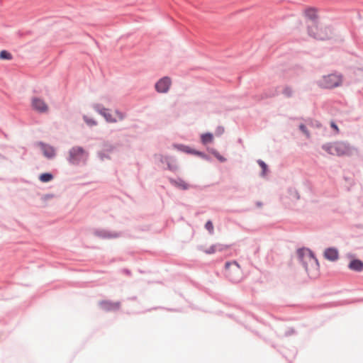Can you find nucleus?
Masks as SVG:
<instances>
[{
  "instance_id": "obj_1",
  "label": "nucleus",
  "mask_w": 363,
  "mask_h": 363,
  "mask_svg": "<svg viewBox=\"0 0 363 363\" xmlns=\"http://www.w3.org/2000/svg\"><path fill=\"white\" fill-rule=\"evenodd\" d=\"M322 149L330 155L337 156H350L355 151L353 147L345 142L326 143L322 145Z\"/></svg>"
},
{
  "instance_id": "obj_2",
  "label": "nucleus",
  "mask_w": 363,
  "mask_h": 363,
  "mask_svg": "<svg viewBox=\"0 0 363 363\" xmlns=\"http://www.w3.org/2000/svg\"><path fill=\"white\" fill-rule=\"evenodd\" d=\"M89 153L81 146H74L69 150L67 160L71 165L86 164Z\"/></svg>"
},
{
  "instance_id": "obj_3",
  "label": "nucleus",
  "mask_w": 363,
  "mask_h": 363,
  "mask_svg": "<svg viewBox=\"0 0 363 363\" xmlns=\"http://www.w3.org/2000/svg\"><path fill=\"white\" fill-rule=\"evenodd\" d=\"M299 262L303 264V267L308 271V262L311 264H314L317 268L319 267V262L315 254L308 248L302 247L297 250L296 252Z\"/></svg>"
},
{
  "instance_id": "obj_4",
  "label": "nucleus",
  "mask_w": 363,
  "mask_h": 363,
  "mask_svg": "<svg viewBox=\"0 0 363 363\" xmlns=\"http://www.w3.org/2000/svg\"><path fill=\"white\" fill-rule=\"evenodd\" d=\"M342 77L341 74H329L324 75L316 82L317 85L322 89H333L342 84Z\"/></svg>"
},
{
  "instance_id": "obj_5",
  "label": "nucleus",
  "mask_w": 363,
  "mask_h": 363,
  "mask_svg": "<svg viewBox=\"0 0 363 363\" xmlns=\"http://www.w3.org/2000/svg\"><path fill=\"white\" fill-rule=\"evenodd\" d=\"M225 276L232 282L237 283L241 279V269L236 261L225 262Z\"/></svg>"
},
{
  "instance_id": "obj_6",
  "label": "nucleus",
  "mask_w": 363,
  "mask_h": 363,
  "mask_svg": "<svg viewBox=\"0 0 363 363\" xmlns=\"http://www.w3.org/2000/svg\"><path fill=\"white\" fill-rule=\"evenodd\" d=\"M92 108L94 110L99 113L101 116H102L106 122L108 123H116L117 120L112 116L111 113H110V110L108 108H106L104 107V106L101 104H94L92 105Z\"/></svg>"
},
{
  "instance_id": "obj_7",
  "label": "nucleus",
  "mask_w": 363,
  "mask_h": 363,
  "mask_svg": "<svg viewBox=\"0 0 363 363\" xmlns=\"http://www.w3.org/2000/svg\"><path fill=\"white\" fill-rule=\"evenodd\" d=\"M94 235L101 239H114L122 235L121 232H113L106 229H96Z\"/></svg>"
},
{
  "instance_id": "obj_8",
  "label": "nucleus",
  "mask_w": 363,
  "mask_h": 363,
  "mask_svg": "<svg viewBox=\"0 0 363 363\" xmlns=\"http://www.w3.org/2000/svg\"><path fill=\"white\" fill-rule=\"evenodd\" d=\"M31 106L33 109L40 113H45L48 111V106L44 100L38 97L32 98Z\"/></svg>"
},
{
  "instance_id": "obj_9",
  "label": "nucleus",
  "mask_w": 363,
  "mask_h": 363,
  "mask_svg": "<svg viewBox=\"0 0 363 363\" xmlns=\"http://www.w3.org/2000/svg\"><path fill=\"white\" fill-rule=\"evenodd\" d=\"M171 85V79L168 77H164L157 81L155 85V89L159 93H167Z\"/></svg>"
},
{
  "instance_id": "obj_10",
  "label": "nucleus",
  "mask_w": 363,
  "mask_h": 363,
  "mask_svg": "<svg viewBox=\"0 0 363 363\" xmlns=\"http://www.w3.org/2000/svg\"><path fill=\"white\" fill-rule=\"evenodd\" d=\"M38 146L40 147L43 155L46 158L50 160L56 156V151L53 146L41 141L38 143Z\"/></svg>"
},
{
  "instance_id": "obj_11",
  "label": "nucleus",
  "mask_w": 363,
  "mask_h": 363,
  "mask_svg": "<svg viewBox=\"0 0 363 363\" xmlns=\"http://www.w3.org/2000/svg\"><path fill=\"white\" fill-rule=\"evenodd\" d=\"M99 304L101 309L105 311H117L121 307L120 301L113 302L111 301L104 300L101 301Z\"/></svg>"
},
{
  "instance_id": "obj_12",
  "label": "nucleus",
  "mask_w": 363,
  "mask_h": 363,
  "mask_svg": "<svg viewBox=\"0 0 363 363\" xmlns=\"http://www.w3.org/2000/svg\"><path fill=\"white\" fill-rule=\"evenodd\" d=\"M338 257L339 252L336 247H328L324 251V257L330 262L336 261L338 259Z\"/></svg>"
},
{
  "instance_id": "obj_13",
  "label": "nucleus",
  "mask_w": 363,
  "mask_h": 363,
  "mask_svg": "<svg viewBox=\"0 0 363 363\" xmlns=\"http://www.w3.org/2000/svg\"><path fill=\"white\" fill-rule=\"evenodd\" d=\"M160 162L167 165V169L174 172L177 169V164L176 159L170 156H161Z\"/></svg>"
},
{
  "instance_id": "obj_14",
  "label": "nucleus",
  "mask_w": 363,
  "mask_h": 363,
  "mask_svg": "<svg viewBox=\"0 0 363 363\" xmlns=\"http://www.w3.org/2000/svg\"><path fill=\"white\" fill-rule=\"evenodd\" d=\"M169 181L172 186L182 190H187L191 187V185L180 177L177 179L169 178Z\"/></svg>"
},
{
  "instance_id": "obj_15",
  "label": "nucleus",
  "mask_w": 363,
  "mask_h": 363,
  "mask_svg": "<svg viewBox=\"0 0 363 363\" xmlns=\"http://www.w3.org/2000/svg\"><path fill=\"white\" fill-rule=\"evenodd\" d=\"M348 268L354 272H362L363 270V262L359 259H353L349 263Z\"/></svg>"
},
{
  "instance_id": "obj_16",
  "label": "nucleus",
  "mask_w": 363,
  "mask_h": 363,
  "mask_svg": "<svg viewBox=\"0 0 363 363\" xmlns=\"http://www.w3.org/2000/svg\"><path fill=\"white\" fill-rule=\"evenodd\" d=\"M314 29H317L316 26L313 27H308V32L310 36H312L315 39L320 40H325L328 39L329 37L326 33H316L313 31Z\"/></svg>"
},
{
  "instance_id": "obj_17",
  "label": "nucleus",
  "mask_w": 363,
  "mask_h": 363,
  "mask_svg": "<svg viewBox=\"0 0 363 363\" xmlns=\"http://www.w3.org/2000/svg\"><path fill=\"white\" fill-rule=\"evenodd\" d=\"M172 146L174 149L177 150L178 151L185 152L187 154L193 155L194 152V149H192L189 146L183 144L174 143Z\"/></svg>"
},
{
  "instance_id": "obj_18",
  "label": "nucleus",
  "mask_w": 363,
  "mask_h": 363,
  "mask_svg": "<svg viewBox=\"0 0 363 363\" xmlns=\"http://www.w3.org/2000/svg\"><path fill=\"white\" fill-rule=\"evenodd\" d=\"M306 16L311 20L315 24L318 18L316 10L314 8H308L305 11Z\"/></svg>"
},
{
  "instance_id": "obj_19",
  "label": "nucleus",
  "mask_w": 363,
  "mask_h": 363,
  "mask_svg": "<svg viewBox=\"0 0 363 363\" xmlns=\"http://www.w3.org/2000/svg\"><path fill=\"white\" fill-rule=\"evenodd\" d=\"M225 249L224 246L220 244L212 245L209 248L204 252L206 254L211 255L217 251H223Z\"/></svg>"
},
{
  "instance_id": "obj_20",
  "label": "nucleus",
  "mask_w": 363,
  "mask_h": 363,
  "mask_svg": "<svg viewBox=\"0 0 363 363\" xmlns=\"http://www.w3.org/2000/svg\"><path fill=\"white\" fill-rule=\"evenodd\" d=\"M53 178H54V176L50 172L42 173L39 176V180L43 183L49 182L52 181L53 179Z\"/></svg>"
},
{
  "instance_id": "obj_21",
  "label": "nucleus",
  "mask_w": 363,
  "mask_h": 363,
  "mask_svg": "<svg viewBox=\"0 0 363 363\" xmlns=\"http://www.w3.org/2000/svg\"><path fill=\"white\" fill-rule=\"evenodd\" d=\"M213 135L211 133H206L201 135V140L203 145H206L213 140Z\"/></svg>"
},
{
  "instance_id": "obj_22",
  "label": "nucleus",
  "mask_w": 363,
  "mask_h": 363,
  "mask_svg": "<svg viewBox=\"0 0 363 363\" xmlns=\"http://www.w3.org/2000/svg\"><path fill=\"white\" fill-rule=\"evenodd\" d=\"M193 155L199 156V157H200L201 158H202L204 160H206V161H208V162L211 161V157L209 155H206L203 152L194 150V152Z\"/></svg>"
},
{
  "instance_id": "obj_23",
  "label": "nucleus",
  "mask_w": 363,
  "mask_h": 363,
  "mask_svg": "<svg viewBox=\"0 0 363 363\" xmlns=\"http://www.w3.org/2000/svg\"><path fill=\"white\" fill-rule=\"evenodd\" d=\"M84 121L86 123V124L90 127L96 126L97 125V122L87 116H83Z\"/></svg>"
},
{
  "instance_id": "obj_24",
  "label": "nucleus",
  "mask_w": 363,
  "mask_h": 363,
  "mask_svg": "<svg viewBox=\"0 0 363 363\" xmlns=\"http://www.w3.org/2000/svg\"><path fill=\"white\" fill-rule=\"evenodd\" d=\"M257 163L262 169L261 176L265 175L266 172L268 171L267 164L262 160H258Z\"/></svg>"
},
{
  "instance_id": "obj_25",
  "label": "nucleus",
  "mask_w": 363,
  "mask_h": 363,
  "mask_svg": "<svg viewBox=\"0 0 363 363\" xmlns=\"http://www.w3.org/2000/svg\"><path fill=\"white\" fill-rule=\"evenodd\" d=\"M289 194L292 199H299V194L295 188H289Z\"/></svg>"
},
{
  "instance_id": "obj_26",
  "label": "nucleus",
  "mask_w": 363,
  "mask_h": 363,
  "mask_svg": "<svg viewBox=\"0 0 363 363\" xmlns=\"http://www.w3.org/2000/svg\"><path fill=\"white\" fill-rule=\"evenodd\" d=\"M0 59L10 60L12 59V55L9 51L3 50L0 52Z\"/></svg>"
},
{
  "instance_id": "obj_27",
  "label": "nucleus",
  "mask_w": 363,
  "mask_h": 363,
  "mask_svg": "<svg viewBox=\"0 0 363 363\" xmlns=\"http://www.w3.org/2000/svg\"><path fill=\"white\" fill-rule=\"evenodd\" d=\"M283 94L288 98L291 97L293 95L292 89L290 86H286L283 89Z\"/></svg>"
},
{
  "instance_id": "obj_28",
  "label": "nucleus",
  "mask_w": 363,
  "mask_h": 363,
  "mask_svg": "<svg viewBox=\"0 0 363 363\" xmlns=\"http://www.w3.org/2000/svg\"><path fill=\"white\" fill-rule=\"evenodd\" d=\"M298 128H299V130H301L303 134H305V135H306V136L307 138H309V137H310L309 131L308 130V129H307L306 126L304 124H303V123L300 124V125H299V126H298Z\"/></svg>"
},
{
  "instance_id": "obj_29",
  "label": "nucleus",
  "mask_w": 363,
  "mask_h": 363,
  "mask_svg": "<svg viewBox=\"0 0 363 363\" xmlns=\"http://www.w3.org/2000/svg\"><path fill=\"white\" fill-rule=\"evenodd\" d=\"M205 228L206 230H208L210 233H212L213 231V223L211 220H208L205 224Z\"/></svg>"
},
{
  "instance_id": "obj_30",
  "label": "nucleus",
  "mask_w": 363,
  "mask_h": 363,
  "mask_svg": "<svg viewBox=\"0 0 363 363\" xmlns=\"http://www.w3.org/2000/svg\"><path fill=\"white\" fill-rule=\"evenodd\" d=\"M98 156L100 158V160L101 161H104L105 159H110V156L108 155H107L106 153L104 152H98Z\"/></svg>"
},
{
  "instance_id": "obj_31",
  "label": "nucleus",
  "mask_w": 363,
  "mask_h": 363,
  "mask_svg": "<svg viewBox=\"0 0 363 363\" xmlns=\"http://www.w3.org/2000/svg\"><path fill=\"white\" fill-rule=\"evenodd\" d=\"M295 333H296V331H295V330H294V328H289V329H288V330L285 332L284 335H285L286 337H289V336H290V335H294V334H295Z\"/></svg>"
},
{
  "instance_id": "obj_32",
  "label": "nucleus",
  "mask_w": 363,
  "mask_h": 363,
  "mask_svg": "<svg viewBox=\"0 0 363 363\" xmlns=\"http://www.w3.org/2000/svg\"><path fill=\"white\" fill-rule=\"evenodd\" d=\"M116 115L118 116L119 120L122 121V120H123V119H124V118H125V114H124L123 113L121 112V111H118V110H116Z\"/></svg>"
},
{
  "instance_id": "obj_33",
  "label": "nucleus",
  "mask_w": 363,
  "mask_h": 363,
  "mask_svg": "<svg viewBox=\"0 0 363 363\" xmlns=\"http://www.w3.org/2000/svg\"><path fill=\"white\" fill-rule=\"evenodd\" d=\"M216 158L220 162H225L226 161V158L222 156L220 153H218Z\"/></svg>"
},
{
  "instance_id": "obj_34",
  "label": "nucleus",
  "mask_w": 363,
  "mask_h": 363,
  "mask_svg": "<svg viewBox=\"0 0 363 363\" xmlns=\"http://www.w3.org/2000/svg\"><path fill=\"white\" fill-rule=\"evenodd\" d=\"M330 127L333 130H335L337 133L339 132V129H338L337 125L334 121H331L330 122Z\"/></svg>"
},
{
  "instance_id": "obj_35",
  "label": "nucleus",
  "mask_w": 363,
  "mask_h": 363,
  "mask_svg": "<svg viewBox=\"0 0 363 363\" xmlns=\"http://www.w3.org/2000/svg\"><path fill=\"white\" fill-rule=\"evenodd\" d=\"M123 272H124L126 274H128V275H130V274H131L130 271L129 269H123Z\"/></svg>"
},
{
  "instance_id": "obj_36",
  "label": "nucleus",
  "mask_w": 363,
  "mask_h": 363,
  "mask_svg": "<svg viewBox=\"0 0 363 363\" xmlns=\"http://www.w3.org/2000/svg\"><path fill=\"white\" fill-rule=\"evenodd\" d=\"M215 150H216V149H214V148H208V151L211 154H212V155H213V151H215Z\"/></svg>"
},
{
  "instance_id": "obj_37",
  "label": "nucleus",
  "mask_w": 363,
  "mask_h": 363,
  "mask_svg": "<svg viewBox=\"0 0 363 363\" xmlns=\"http://www.w3.org/2000/svg\"><path fill=\"white\" fill-rule=\"evenodd\" d=\"M218 153L219 152L216 150L215 151H213V155L216 157Z\"/></svg>"
},
{
  "instance_id": "obj_38",
  "label": "nucleus",
  "mask_w": 363,
  "mask_h": 363,
  "mask_svg": "<svg viewBox=\"0 0 363 363\" xmlns=\"http://www.w3.org/2000/svg\"><path fill=\"white\" fill-rule=\"evenodd\" d=\"M6 157L0 153V160H4Z\"/></svg>"
},
{
  "instance_id": "obj_39",
  "label": "nucleus",
  "mask_w": 363,
  "mask_h": 363,
  "mask_svg": "<svg viewBox=\"0 0 363 363\" xmlns=\"http://www.w3.org/2000/svg\"><path fill=\"white\" fill-rule=\"evenodd\" d=\"M262 205V202H260V201H257V206H261Z\"/></svg>"
},
{
  "instance_id": "obj_40",
  "label": "nucleus",
  "mask_w": 363,
  "mask_h": 363,
  "mask_svg": "<svg viewBox=\"0 0 363 363\" xmlns=\"http://www.w3.org/2000/svg\"><path fill=\"white\" fill-rule=\"evenodd\" d=\"M137 297L136 296H133L131 298H130V300H133V301H135L136 300Z\"/></svg>"
},
{
  "instance_id": "obj_41",
  "label": "nucleus",
  "mask_w": 363,
  "mask_h": 363,
  "mask_svg": "<svg viewBox=\"0 0 363 363\" xmlns=\"http://www.w3.org/2000/svg\"><path fill=\"white\" fill-rule=\"evenodd\" d=\"M113 149V147L111 146L108 150L111 151Z\"/></svg>"
}]
</instances>
